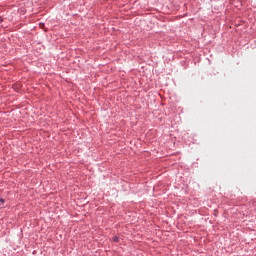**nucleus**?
Listing matches in <instances>:
<instances>
[{"instance_id":"f257e3e1","label":"nucleus","mask_w":256,"mask_h":256,"mask_svg":"<svg viewBox=\"0 0 256 256\" xmlns=\"http://www.w3.org/2000/svg\"><path fill=\"white\" fill-rule=\"evenodd\" d=\"M39 27H40V29H44V31H45V23H40Z\"/></svg>"},{"instance_id":"f03ea898","label":"nucleus","mask_w":256,"mask_h":256,"mask_svg":"<svg viewBox=\"0 0 256 256\" xmlns=\"http://www.w3.org/2000/svg\"><path fill=\"white\" fill-rule=\"evenodd\" d=\"M113 241H114L115 243H119V237L115 236V237L113 238Z\"/></svg>"},{"instance_id":"7ed1b4c3","label":"nucleus","mask_w":256,"mask_h":256,"mask_svg":"<svg viewBox=\"0 0 256 256\" xmlns=\"http://www.w3.org/2000/svg\"><path fill=\"white\" fill-rule=\"evenodd\" d=\"M3 21V18L0 17V23Z\"/></svg>"}]
</instances>
